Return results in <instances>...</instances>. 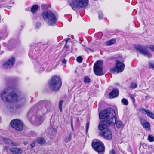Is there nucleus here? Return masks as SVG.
<instances>
[{
	"instance_id": "nucleus-1",
	"label": "nucleus",
	"mask_w": 154,
	"mask_h": 154,
	"mask_svg": "<svg viewBox=\"0 0 154 154\" xmlns=\"http://www.w3.org/2000/svg\"><path fill=\"white\" fill-rule=\"evenodd\" d=\"M16 89L14 88H8L4 89L1 93L2 100L8 103V107L10 111L13 112L16 110V107L13 105V103L17 102V107H21L24 104L26 99L22 95L18 96L15 93Z\"/></svg>"
},
{
	"instance_id": "nucleus-2",
	"label": "nucleus",
	"mask_w": 154,
	"mask_h": 154,
	"mask_svg": "<svg viewBox=\"0 0 154 154\" xmlns=\"http://www.w3.org/2000/svg\"><path fill=\"white\" fill-rule=\"evenodd\" d=\"M99 118L100 119H106L99 123L98 128L100 131L107 129L106 128L111 124H114L116 122V112L113 109L111 108L101 110L99 113Z\"/></svg>"
},
{
	"instance_id": "nucleus-3",
	"label": "nucleus",
	"mask_w": 154,
	"mask_h": 154,
	"mask_svg": "<svg viewBox=\"0 0 154 154\" xmlns=\"http://www.w3.org/2000/svg\"><path fill=\"white\" fill-rule=\"evenodd\" d=\"M43 17L45 21L48 25L53 26L55 24L56 22V17L51 12H45L43 14Z\"/></svg>"
},
{
	"instance_id": "nucleus-4",
	"label": "nucleus",
	"mask_w": 154,
	"mask_h": 154,
	"mask_svg": "<svg viewBox=\"0 0 154 154\" xmlns=\"http://www.w3.org/2000/svg\"><path fill=\"white\" fill-rule=\"evenodd\" d=\"M88 2V0H71L69 4L73 10H76L77 9L86 7Z\"/></svg>"
},
{
	"instance_id": "nucleus-5",
	"label": "nucleus",
	"mask_w": 154,
	"mask_h": 154,
	"mask_svg": "<svg viewBox=\"0 0 154 154\" xmlns=\"http://www.w3.org/2000/svg\"><path fill=\"white\" fill-rule=\"evenodd\" d=\"M49 85L51 90L54 91L58 90L61 86V82L60 78L57 76H54L49 82Z\"/></svg>"
},
{
	"instance_id": "nucleus-6",
	"label": "nucleus",
	"mask_w": 154,
	"mask_h": 154,
	"mask_svg": "<svg viewBox=\"0 0 154 154\" xmlns=\"http://www.w3.org/2000/svg\"><path fill=\"white\" fill-rule=\"evenodd\" d=\"M102 62L98 60L94 64V71L97 75H103L102 72Z\"/></svg>"
},
{
	"instance_id": "nucleus-7",
	"label": "nucleus",
	"mask_w": 154,
	"mask_h": 154,
	"mask_svg": "<svg viewBox=\"0 0 154 154\" xmlns=\"http://www.w3.org/2000/svg\"><path fill=\"white\" fill-rule=\"evenodd\" d=\"M148 47L147 46H138L136 47V50L140 53L144 55L145 56H147L148 58L151 57L152 55L147 50Z\"/></svg>"
},
{
	"instance_id": "nucleus-8",
	"label": "nucleus",
	"mask_w": 154,
	"mask_h": 154,
	"mask_svg": "<svg viewBox=\"0 0 154 154\" xmlns=\"http://www.w3.org/2000/svg\"><path fill=\"white\" fill-rule=\"evenodd\" d=\"M11 125L13 128L19 131L22 130L23 128L22 123L19 120L17 119L12 120L11 122Z\"/></svg>"
},
{
	"instance_id": "nucleus-9",
	"label": "nucleus",
	"mask_w": 154,
	"mask_h": 154,
	"mask_svg": "<svg viewBox=\"0 0 154 154\" xmlns=\"http://www.w3.org/2000/svg\"><path fill=\"white\" fill-rule=\"evenodd\" d=\"M44 118L40 115H36L32 118V122L36 125H39L43 122Z\"/></svg>"
},
{
	"instance_id": "nucleus-10",
	"label": "nucleus",
	"mask_w": 154,
	"mask_h": 154,
	"mask_svg": "<svg viewBox=\"0 0 154 154\" xmlns=\"http://www.w3.org/2000/svg\"><path fill=\"white\" fill-rule=\"evenodd\" d=\"M125 65L123 62L119 61V60L116 61V65L113 69L114 71L117 72L119 73L122 72L124 69Z\"/></svg>"
},
{
	"instance_id": "nucleus-11",
	"label": "nucleus",
	"mask_w": 154,
	"mask_h": 154,
	"mask_svg": "<svg viewBox=\"0 0 154 154\" xmlns=\"http://www.w3.org/2000/svg\"><path fill=\"white\" fill-rule=\"evenodd\" d=\"M15 62V59L13 57L10 58L8 61L4 64L3 67L5 68L11 67L13 66Z\"/></svg>"
},
{
	"instance_id": "nucleus-12",
	"label": "nucleus",
	"mask_w": 154,
	"mask_h": 154,
	"mask_svg": "<svg viewBox=\"0 0 154 154\" xmlns=\"http://www.w3.org/2000/svg\"><path fill=\"white\" fill-rule=\"evenodd\" d=\"M94 149L98 153L103 152L105 148L104 145H92Z\"/></svg>"
},
{
	"instance_id": "nucleus-13",
	"label": "nucleus",
	"mask_w": 154,
	"mask_h": 154,
	"mask_svg": "<svg viewBox=\"0 0 154 154\" xmlns=\"http://www.w3.org/2000/svg\"><path fill=\"white\" fill-rule=\"evenodd\" d=\"M108 135H107L106 130H104L103 131L100 132L99 134L106 139H111L112 137V132L111 131H108Z\"/></svg>"
},
{
	"instance_id": "nucleus-14",
	"label": "nucleus",
	"mask_w": 154,
	"mask_h": 154,
	"mask_svg": "<svg viewBox=\"0 0 154 154\" xmlns=\"http://www.w3.org/2000/svg\"><path fill=\"white\" fill-rule=\"evenodd\" d=\"M56 131L57 129L51 126L48 129V137L51 138L52 136H53L55 134Z\"/></svg>"
},
{
	"instance_id": "nucleus-15",
	"label": "nucleus",
	"mask_w": 154,
	"mask_h": 154,
	"mask_svg": "<svg viewBox=\"0 0 154 154\" xmlns=\"http://www.w3.org/2000/svg\"><path fill=\"white\" fill-rule=\"evenodd\" d=\"M119 91L117 89H114L112 91L109 93V97L110 98H113L117 97L119 95Z\"/></svg>"
},
{
	"instance_id": "nucleus-16",
	"label": "nucleus",
	"mask_w": 154,
	"mask_h": 154,
	"mask_svg": "<svg viewBox=\"0 0 154 154\" xmlns=\"http://www.w3.org/2000/svg\"><path fill=\"white\" fill-rule=\"evenodd\" d=\"M10 151L13 154H19L22 153L23 152L21 149L15 147L10 148Z\"/></svg>"
},
{
	"instance_id": "nucleus-17",
	"label": "nucleus",
	"mask_w": 154,
	"mask_h": 154,
	"mask_svg": "<svg viewBox=\"0 0 154 154\" xmlns=\"http://www.w3.org/2000/svg\"><path fill=\"white\" fill-rule=\"evenodd\" d=\"M141 124L145 129L147 130L150 129V125L149 123L146 121L143 120H141Z\"/></svg>"
},
{
	"instance_id": "nucleus-18",
	"label": "nucleus",
	"mask_w": 154,
	"mask_h": 154,
	"mask_svg": "<svg viewBox=\"0 0 154 154\" xmlns=\"http://www.w3.org/2000/svg\"><path fill=\"white\" fill-rule=\"evenodd\" d=\"M45 143V141L44 139L43 138H38L36 140L34 141L31 144H43Z\"/></svg>"
},
{
	"instance_id": "nucleus-19",
	"label": "nucleus",
	"mask_w": 154,
	"mask_h": 154,
	"mask_svg": "<svg viewBox=\"0 0 154 154\" xmlns=\"http://www.w3.org/2000/svg\"><path fill=\"white\" fill-rule=\"evenodd\" d=\"M142 110L144 111L146 113L147 115L151 118L152 119L154 117V115L153 113L149 110H146L145 109H142Z\"/></svg>"
},
{
	"instance_id": "nucleus-20",
	"label": "nucleus",
	"mask_w": 154,
	"mask_h": 154,
	"mask_svg": "<svg viewBox=\"0 0 154 154\" xmlns=\"http://www.w3.org/2000/svg\"><path fill=\"white\" fill-rule=\"evenodd\" d=\"M116 42V40L115 39H112L107 41L106 43V45L107 46H109L115 43Z\"/></svg>"
},
{
	"instance_id": "nucleus-21",
	"label": "nucleus",
	"mask_w": 154,
	"mask_h": 154,
	"mask_svg": "<svg viewBox=\"0 0 154 154\" xmlns=\"http://www.w3.org/2000/svg\"><path fill=\"white\" fill-rule=\"evenodd\" d=\"M91 144H103V143L100 140L95 139L93 140Z\"/></svg>"
},
{
	"instance_id": "nucleus-22",
	"label": "nucleus",
	"mask_w": 154,
	"mask_h": 154,
	"mask_svg": "<svg viewBox=\"0 0 154 154\" xmlns=\"http://www.w3.org/2000/svg\"><path fill=\"white\" fill-rule=\"evenodd\" d=\"M3 141L5 143L8 144H14L13 142L9 139L5 138L3 139Z\"/></svg>"
},
{
	"instance_id": "nucleus-23",
	"label": "nucleus",
	"mask_w": 154,
	"mask_h": 154,
	"mask_svg": "<svg viewBox=\"0 0 154 154\" xmlns=\"http://www.w3.org/2000/svg\"><path fill=\"white\" fill-rule=\"evenodd\" d=\"M116 126L118 128H122L123 127V125L121 121H118L116 122Z\"/></svg>"
},
{
	"instance_id": "nucleus-24",
	"label": "nucleus",
	"mask_w": 154,
	"mask_h": 154,
	"mask_svg": "<svg viewBox=\"0 0 154 154\" xmlns=\"http://www.w3.org/2000/svg\"><path fill=\"white\" fill-rule=\"evenodd\" d=\"M38 8V6L37 5H34L31 8V11L32 13L35 12Z\"/></svg>"
},
{
	"instance_id": "nucleus-25",
	"label": "nucleus",
	"mask_w": 154,
	"mask_h": 154,
	"mask_svg": "<svg viewBox=\"0 0 154 154\" xmlns=\"http://www.w3.org/2000/svg\"><path fill=\"white\" fill-rule=\"evenodd\" d=\"M72 132L70 133L69 135L67 136L65 139V141L66 143L69 142L72 137Z\"/></svg>"
},
{
	"instance_id": "nucleus-26",
	"label": "nucleus",
	"mask_w": 154,
	"mask_h": 154,
	"mask_svg": "<svg viewBox=\"0 0 154 154\" xmlns=\"http://www.w3.org/2000/svg\"><path fill=\"white\" fill-rule=\"evenodd\" d=\"M122 103L125 105H127L128 104V100L125 98H124L122 99L121 100Z\"/></svg>"
},
{
	"instance_id": "nucleus-27",
	"label": "nucleus",
	"mask_w": 154,
	"mask_h": 154,
	"mask_svg": "<svg viewBox=\"0 0 154 154\" xmlns=\"http://www.w3.org/2000/svg\"><path fill=\"white\" fill-rule=\"evenodd\" d=\"M36 69L39 72H41L45 70L44 68L40 66L36 67Z\"/></svg>"
},
{
	"instance_id": "nucleus-28",
	"label": "nucleus",
	"mask_w": 154,
	"mask_h": 154,
	"mask_svg": "<svg viewBox=\"0 0 154 154\" xmlns=\"http://www.w3.org/2000/svg\"><path fill=\"white\" fill-rule=\"evenodd\" d=\"M63 101L62 100H60L59 101V105L58 107L60 111L61 112L62 111V104L63 103Z\"/></svg>"
},
{
	"instance_id": "nucleus-29",
	"label": "nucleus",
	"mask_w": 154,
	"mask_h": 154,
	"mask_svg": "<svg viewBox=\"0 0 154 154\" xmlns=\"http://www.w3.org/2000/svg\"><path fill=\"white\" fill-rule=\"evenodd\" d=\"M149 68L154 69V61L149 63Z\"/></svg>"
},
{
	"instance_id": "nucleus-30",
	"label": "nucleus",
	"mask_w": 154,
	"mask_h": 154,
	"mask_svg": "<svg viewBox=\"0 0 154 154\" xmlns=\"http://www.w3.org/2000/svg\"><path fill=\"white\" fill-rule=\"evenodd\" d=\"M84 82L85 83H89L90 82V79L87 76H85L84 78Z\"/></svg>"
},
{
	"instance_id": "nucleus-31",
	"label": "nucleus",
	"mask_w": 154,
	"mask_h": 154,
	"mask_svg": "<svg viewBox=\"0 0 154 154\" xmlns=\"http://www.w3.org/2000/svg\"><path fill=\"white\" fill-rule=\"evenodd\" d=\"M137 87V85L135 83H131L130 87L132 89H134Z\"/></svg>"
},
{
	"instance_id": "nucleus-32",
	"label": "nucleus",
	"mask_w": 154,
	"mask_h": 154,
	"mask_svg": "<svg viewBox=\"0 0 154 154\" xmlns=\"http://www.w3.org/2000/svg\"><path fill=\"white\" fill-rule=\"evenodd\" d=\"M148 140L150 142H153L154 141V137L152 135H149L148 136Z\"/></svg>"
},
{
	"instance_id": "nucleus-33",
	"label": "nucleus",
	"mask_w": 154,
	"mask_h": 154,
	"mask_svg": "<svg viewBox=\"0 0 154 154\" xmlns=\"http://www.w3.org/2000/svg\"><path fill=\"white\" fill-rule=\"evenodd\" d=\"M103 14L101 11H99L98 12V18L100 19H102L103 18Z\"/></svg>"
},
{
	"instance_id": "nucleus-34",
	"label": "nucleus",
	"mask_w": 154,
	"mask_h": 154,
	"mask_svg": "<svg viewBox=\"0 0 154 154\" xmlns=\"http://www.w3.org/2000/svg\"><path fill=\"white\" fill-rule=\"evenodd\" d=\"M77 61L78 62L80 63L82 61V58L81 56H79L77 58Z\"/></svg>"
},
{
	"instance_id": "nucleus-35",
	"label": "nucleus",
	"mask_w": 154,
	"mask_h": 154,
	"mask_svg": "<svg viewBox=\"0 0 154 154\" xmlns=\"http://www.w3.org/2000/svg\"><path fill=\"white\" fill-rule=\"evenodd\" d=\"M89 122H87L86 126V132L88 133V129L89 126Z\"/></svg>"
},
{
	"instance_id": "nucleus-36",
	"label": "nucleus",
	"mask_w": 154,
	"mask_h": 154,
	"mask_svg": "<svg viewBox=\"0 0 154 154\" xmlns=\"http://www.w3.org/2000/svg\"><path fill=\"white\" fill-rule=\"evenodd\" d=\"M130 98L132 102L133 103H135V100L134 95L133 94H131L130 95Z\"/></svg>"
},
{
	"instance_id": "nucleus-37",
	"label": "nucleus",
	"mask_w": 154,
	"mask_h": 154,
	"mask_svg": "<svg viewBox=\"0 0 154 154\" xmlns=\"http://www.w3.org/2000/svg\"><path fill=\"white\" fill-rule=\"evenodd\" d=\"M41 26V23L40 22L37 23L35 25V28L37 29L40 26Z\"/></svg>"
},
{
	"instance_id": "nucleus-38",
	"label": "nucleus",
	"mask_w": 154,
	"mask_h": 154,
	"mask_svg": "<svg viewBox=\"0 0 154 154\" xmlns=\"http://www.w3.org/2000/svg\"><path fill=\"white\" fill-rule=\"evenodd\" d=\"M149 48L152 51H154V46L153 45H151L149 47Z\"/></svg>"
},
{
	"instance_id": "nucleus-39",
	"label": "nucleus",
	"mask_w": 154,
	"mask_h": 154,
	"mask_svg": "<svg viewBox=\"0 0 154 154\" xmlns=\"http://www.w3.org/2000/svg\"><path fill=\"white\" fill-rule=\"evenodd\" d=\"M109 154H116L115 151L113 150H112L109 152Z\"/></svg>"
},
{
	"instance_id": "nucleus-40",
	"label": "nucleus",
	"mask_w": 154,
	"mask_h": 154,
	"mask_svg": "<svg viewBox=\"0 0 154 154\" xmlns=\"http://www.w3.org/2000/svg\"><path fill=\"white\" fill-rule=\"evenodd\" d=\"M46 5L44 4H42L41 5V7L42 9H44V8L46 7Z\"/></svg>"
},
{
	"instance_id": "nucleus-41",
	"label": "nucleus",
	"mask_w": 154,
	"mask_h": 154,
	"mask_svg": "<svg viewBox=\"0 0 154 154\" xmlns=\"http://www.w3.org/2000/svg\"><path fill=\"white\" fill-rule=\"evenodd\" d=\"M66 60L65 59H64L62 60V63L64 64H66Z\"/></svg>"
},
{
	"instance_id": "nucleus-42",
	"label": "nucleus",
	"mask_w": 154,
	"mask_h": 154,
	"mask_svg": "<svg viewBox=\"0 0 154 154\" xmlns=\"http://www.w3.org/2000/svg\"><path fill=\"white\" fill-rule=\"evenodd\" d=\"M65 41H66V45H65V46L64 47H66V48H67L68 47H67L66 46V44L67 43V42L68 41V39H66Z\"/></svg>"
},
{
	"instance_id": "nucleus-43",
	"label": "nucleus",
	"mask_w": 154,
	"mask_h": 154,
	"mask_svg": "<svg viewBox=\"0 0 154 154\" xmlns=\"http://www.w3.org/2000/svg\"><path fill=\"white\" fill-rule=\"evenodd\" d=\"M105 130H106L107 135H108V131L110 130L109 129H105Z\"/></svg>"
},
{
	"instance_id": "nucleus-44",
	"label": "nucleus",
	"mask_w": 154,
	"mask_h": 154,
	"mask_svg": "<svg viewBox=\"0 0 154 154\" xmlns=\"http://www.w3.org/2000/svg\"><path fill=\"white\" fill-rule=\"evenodd\" d=\"M71 125L72 128H73V124H72V122H71Z\"/></svg>"
},
{
	"instance_id": "nucleus-45",
	"label": "nucleus",
	"mask_w": 154,
	"mask_h": 154,
	"mask_svg": "<svg viewBox=\"0 0 154 154\" xmlns=\"http://www.w3.org/2000/svg\"><path fill=\"white\" fill-rule=\"evenodd\" d=\"M34 145H31V147L32 148H33V147H34Z\"/></svg>"
},
{
	"instance_id": "nucleus-46",
	"label": "nucleus",
	"mask_w": 154,
	"mask_h": 154,
	"mask_svg": "<svg viewBox=\"0 0 154 154\" xmlns=\"http://www.w3.org/2000/svg\"><path fill=\"white\" fill-rule=\"evenodd\" d=\"M27 143H27V142H24V144H26Z\"/></svg>"
},
{
	"instance_id": "nucleus-47",
	"label": "nucleus",
	"mask_w": 154,
	"mask_h": 154,
	"mask_svg": "<svg viewBox=\"0 0 154 154\" xmlns=\"http://www.w3.org/2000/svg\"><path fill=\"white\" fill-rule=\"evenodd\" d=\"M5 149L7 150V148L6 147H5L4 148Z\"/></svg>"
}]
</instances>
